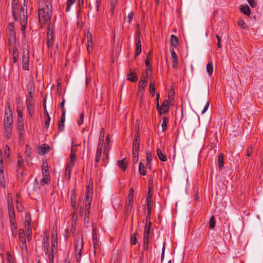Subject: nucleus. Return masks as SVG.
I'll use <instances>...</instances> for the list:
<instances>
[{
  "instance_id": "obj_1",
  "label": "nucleus",
  "mask_w": 263,
  "mask_h": 263,
  "mask_svg": "<svg viewBox=\"0 0 263 263\" xmlns=\"http://www.w3.org/2000/svg\"><path fill=\"white\" fill-rule=\"evenodd\" d=\"M18 0H12V13L15 20H20L22 31H25L27 25L26 13L25 12L24 7H19L18 5Z\"/></svg>"
},
{
  "instance_id": "obj_2",
  "label": "nucleus",
  "mask_w": 263,
  "mask_h": 263,
  "mask_svg": "<svg viewBox=\"0 0 263 263\" xmlns=\"http://www.w3.org/2000/svg\"><path fill=\"white\" fill-rule=\"evenodd\" d=\"M52 14V4L50 1H46L45 7L43 6L40 5L38 11L40 23L41 24L47 23L50 21Z\"/></svg>"
},
{
  "instance_id": "obj_3",
  "label": "nucleus",
  "mask_w": 263,
  "mask_h": 263,
  "mask_svg": "<svg viewBox=\"0 0 263 263\" xmlns=\"http://www.w3.org/2000/svg\"><path fill=\"white\" fill-rule=\"evenodd\" d=\"M7 202L10 223L12 226V230L13 231V229L16 230L17 229V226L15 223V214L14 210L12 198L9 195H8Z\"/></svg>"
},
{
  "instance_id": "obj_4",
  "label": "nucleus",
  "mask_w": 263,
  "mask_h": 263,
  "mask_svg": "<svg viewBox=\"0 0 263 263\" xmlns=\"http://www.w3.org/2000/svg\"><path fill=\"white\" fill-rule=\"evenodd\" d=\"M31 217L29 213H27L25 217L24 226L27 230V235L28 241H30L31 240L32 235V226L31 225Z\"/></svg>"
},
{
  "instance_id": "obj_5",
  "label": "nucleus",
  "mask_w": 263,
  "mask_h": 263,
  "mask_svg": "<svg viewBox=\"0 0 263 263\" xmlns=\"http://www.w3.org/2000/svg\"><path fill=\"white\" fill-rule=\"evenodd\" d=\"M151 223L150 222V217L147 216L146 219V224L144 228L143 233V242L144 245H147L148 243V238L149 236L150 227Z\"/></svg>"
},
{
  "instance_id": "obj_6",
  "label": "nucleus",
  "mask_w": 263,
  "mask_h": 263,
  "mask_svg": "<svg viewBox=\"0 0 263 263\" xmlns=\"http://www.w3.org/2000/svg\"><path fill=\"white\" fill-rule=\"evenodd\" d=\"M83 240L81 238L77 239L75 243V252L76 254V259L79 261L81 256L82 250L83 248Z\"/></svg>"
},
{
  "instance_id": "obj_7",
  "label": "nucleus",
  "mask_w": 263,
  "mask_h": 263,
  "mask_svg": "<svg viewBox=\"0 0 263 263\" xmlns=\"http://www.w3.org/2000/svg\"><path fill=\"white\" fill-rule=\"evenodd\" d=\"M12 123H13L12 112L10 109V106H8V107L5 109L4 125L5 126H12Z\"/></svg>"
},
{
  "instance_id": "obj_8",
  "label": "nucleus",
  "mask_w": 263,
  "mask_h": 263,
  "mask_svg": "<svg viewBox=\"0 0 263 263\" xmlns=\"http://www.w3.org/2000/svg\"><path fill=\"white\" fill-rule=\"evenodd\" d=\"M29 54L28 51L24 50L22 58V68L24 70H29Z\"/></svg>"
},
{
  "instance_id": "obj_9",
  "label": "nucleus",
  "mask_w": 263,
  "mask_h": 263,
  "mask_svg": "<svg viewBox=\"0 0 263 263\" xmlns=\"http://www.w3.org/2000/svg\"><path fill=\"white\" fill-rule=\"evenodd\" d=\"M0 185L3 188L5 187L6 182L3 168V154L1 151H0Z\"/></svg>"
},
{
  "instance_id": "obj_10",
  "label": "nucleus",
  "mask_w": 263,
  "mask_h": 263,
  "mask_svg": "<svg viewBox=\"0 0 263 263\" xmlns=\"http://www.w3.org/2000/svg\"><path fill=\"white\" fill-rule=\"evenodd\" d=\"M26 103L28 112L30 115H31L34 110V101L30 92H28V96L26 99Z\"/></svg>"
},
{
  "instance_id": "obj_11",
  "label": "nucleus",
  "mask_w": 263,
  "mask_h": 263,
  "mask_svg": "<svg viewBox=\"0 0 263 263\" xmlns=\"http://www.w3.org/2000/svg\"><path fill=\"white\" fill-rule=\"evenodd\" d=\"M141 33L138 31L137 32L135 35V45H136V51L135 56L137 57L141 53V44L140 41Z\"/></svg>"
},
{
  "instance_id": "obj_12",
  "label": "nucleus",
  "mask_w": 263,
  "mask_h": 263,
  "mask_svg": "<svg viewBox=\"0 0 263 263\" xmlns=\"http://www.w3.org/2000/svg\"><path fill=\"white\" fill-rule=\"evenodd\" d=\"M24 160L20 155H17V172L21 175H23Z\"/></svg>"
},
{
  "instance_id": "obj_13",
  "label": "nucleus",
  "mask_w": 263,
  "mask_h": 263,
  "mask_svg": "<svg viewBox=\"0 0 263 263\" xmlns=\"http://www.w3.org/2000/svg\"><path fill=\"white\" fill-rule=\"evenodd\" d=\"M140 146V139L138 136L135 137L133 142V154H139Z\"/></svg>"
},
{
  "instance_id": "obj_14",
  "label": "nucleus",
  "mask_w": 263,
  "mask_h": 263,
  "mask_svg": "<svg viewBox=\"0 0 263 263\" xmlns=\"http://www.w3.org/2000/svg\"><path fill=\"white\" fill-rule=\"evenodd\" d=\"M170 109V102L167 100H165L163 102L161 106L159 109L160 114H165Z\"/></svg>"
},
{
  "instance_id": "obj_15",
  "label": "nucleus",
  "mask_w": 263,
  "mask_h": 263,
  "mask_svg": "<svg viewBox=\"0 0 263 263\" xmlns=\"http://www.w3.org/2000/svg\"><path fill=\"white\" fill-rule=\"evenodd\" d=\"M171 57H172V65L174 68H176L178 65V60L177 54L176 53L174 49L173 48L171 49Z\"/></svg>"
},
{
  "instance_id": "obj_16",
  "label": "nucleus",
  "mask_w": 263,
  "mask_h": 263,
  "mask_svg": "<svg viewBox=\"0 0 263 263\" xmlns=\"http://www.w3.org/2000/svg\"><path fill=\"white\" fill-rule=\"evenodd\" d=\"M66 110H63L62 112L60 120L59 123L58 128L60 131H62L64 128V122L65 120Z\"/></svg>"
},
{
  "instance_id": "obj_17",
  "label": "nucleus",
  "mask_w": 263,
  "mask_h": 263,
  "mask_svg": "<svg viewBox=\"0 0 263 263\" xmlns=\"http://www.w3.org/2000/svg\"><path fill=\"white\" fill-rule=\"evenodd\" d=\"M47 46L49 48L52 47L54 43L53 35L51 31L47 32Z\"/></svg>"
},
{
  "instance_id": "obj_18",
  "label": "nucleus",
  "mask_w": 263,
  "mask_h": 263,
  "mask_svg": "<svg viewBox=\"0 0 263 263\" xmlns=\"http://www.w3.org/2000/svg\"><path fill=\"white\" fill-rule=\"evenodd\" d=\"M119 167L123 171H125L127 168L128 164V160L126 158H124L121 160L118 161Z\"/></svg>"
},
{
  "instance_id": "obj_19",
  "label": "nucleus",
  "mask_w": 263,
  "mask_h": 263,
  "mask_svg": "<svg viewBox=\"0 0 263 263\" xmlns=\"http://www.w3.org/2000/svg\"><path fill=\"white\" fill-rule=\"evenodd\" d=\"M74 166V165H72V164L67 163L66 165L65 172V178L69 180L70 178V173L72 170V168Z\"/></svg>"
},
{
  "instance_id": "obj_20",
  "label": "nucleus",
  "mask_w": 263,
  "mask_h": 263,
  "mask_svg": "<svg viewBox=\"0 0 263 263\" xmlns=\"http://www.w3.org/2000/svg\"><path fill=\"white\" fill-rule=\"evenodd\" d=\"M152 60V52L150 51L147 55L146 60L145 62V67H146V71H149L151 73L152 72V69L150 67V61Z\"/></svg>"
},
{
  "instance_id": "obj_21",
  "label": "nucleus",
  "mask_w": 263,
  "mask_h": 263,
  "mask_svg": "<svg viewBox=\"0 0 263 263\" xmlns=\"http://www.w3.org/2000/svg\"><path fill=\"white\" fill-rule=\"evenodd\" d=\"M147 84V82H139L138 83V93L141 96L144 95L145 88Z\"/></svg>"
},
{
  "instance_id": "obj_22",
  "label": "nucleus",
  "mask_w": 263,
  "mask_h": 263,
  "mask_svg": "<svg viewBox=\"0 0 263 263\" xmlns=\"http://www.w3.org/2000/svg\"><path fill=\"white\" fill-rule=\"evenodd\" d=\"M151 200H152V195L149 194H148L147 197L146 198V206L147 209V213L148 217H150L151 213Z\"/></svg>"
},
{
  "instance_id": "obj_23",
  "label": "nucleus",
  "mask_w": 263,
  "mask_h": 263,
  "mask_svg": "<svg viewBox=\"0 0 263 263\" xmlns=\"http://www.w3.org/2000/svg\"><path fill=\"white\" fill-rule=\"evenodd\" d=\"M92 241L94 248V253H96L97 250L98 249V244L97 241V233L95 230L93 231L92 233Z\"/></svg>"
},
{
  "instance_id": "obj_24",
  "label": "nucleus",
  "mask_w": 263,
  "mask_h": 263,
  "mask_svg": "<svg viewBox=\"0 0 263 263\" xmlns=\"http://www.w3.org/2000/svg\"><path fill=\"white\" fill-rule=\"evenodd\" d=\"M152 161V154L149 152H146V166L150 170H152L151 162Z\"/></svg>"
},
{
  "instance_id": "obj_25",
  "label": "nucleus",
  "mask_w": 263,
  "mask_h": 263,
  "mask_svg": "<svg viewBox=\"0 0 263 263\" xmlns=\"http://www.w3.org/2000/svg\"><path fill=\"white\" fill-rule=\"evenodd\" d=\"M85 36L87 40V47H92V36L91 33L89 31H87L85 34Z\"/></svg>"
},
{
  "instance_id": "obj_26",
  "label": "nucleus",
  "mask_w": 263,
  "mask_h": 263,
  "mask_svg": "<svg viewBox=\"0 0 263 263\" xmlns=\"http://www.w3.org/2000/svg\"><path fill=\"white\" fill-rule=\"evenodd\" d=\"M71 205L74 210L78 211V208L76 206V193L73 192L70 198Z\"/></svg>"
},
{
  "instance_id": "obj_27",
  "label": "nucleus",
  "mask_w": 263,
  "mask_h": 263,
  "mask_svg": "<svg viewBox=\"0 0 263 263\" xmlns=\"http://www.w3.org/2000/svg\"><path fill=\"white\" fill-rule=\"evenodd\" d=\"M12 58L14 63L17 62L18 58V51L16 47H13Z\"/></svg>"
},
{
  "instance_id": "obj_28",
  "label": "nucleus",
  "mask_w": 263,
  "mask_h": 263,
  "mask_svg": "<svg viewBox=\"0 0 263 263\" xmlns=\"http://www.w3.org/2000/svg\"><path fill=\"white\" fill-rule=\"evenodd\" d=\"M170 43L174 47H176L178 45V38L175 35H172L170 38Z\"/></svg>"
},
{
  "instance_id": "obj_29",
  "label": "nucleus",
  "mask_w": 263,
  "mask_h": 263,
  "mask_svg": "<svg viewBox=\"0 0 263 263\" xmlns=\"http://www.w3.org/2000/svg\"><path fill=\"white\" fill-rule=\"evenodd\" d=\"M240 11L242 13L245 14L249 16L250 15V9L248 5L242 6L241 5L240 7Z\"/></svg>"
},
{
  "instance_id": "obj_30",
  "label": "nucleus",
  "mask_w": 263,
  "mask_h": 263,
  "mask_svg": "<svg viewBox=\"0 0 263 263\" xmlns=\"http://www.w3.org/2000/svg\"><path fill=\"white\" fill-rule=\"evenodd\" d=\"M40 149L41 152H40V154L45 155L49 151V146L46 144H44L41 145Z\"/></svg>"
},
{
  "instance_id": "obj_31",
  "label": "nucleus",
  "mask_w": 263,
  "mask_h": 263,
  "mask_svg": "<svg viewBox=\"0 0 263 263\" xmlns=\"http://www.w3.org/2000/svg\"><path fill=\"white\" fill-rule=\"evenodd\" d=\"M12 126H5V135L7 138H9L12 134Z\"/></svg>"
},
{
  "instance_id": "obj_32",
  "label": "nucleus",
  "mask_w": 263,
  "mask_h": 263,
  "mask_svg": "<svg viewBox=\"0 0 263 263\" xmlns=\"http://www.w3.org/2000/svg\"><path fill=\"white\" fill-rule=\"evenodd\" d=\"M157 155L159 157V159L161 160L163 162H165L167 161V157L166 156L162 153L161 149H158L157 151Z\"/></svg>"
},
{
  "instance_id": "obj_33",
  "label": "nucleus",
  "mask_w": 263,
  "mask_h": 263,
  "mask_svg": "<svg viewBox=\"0 0 263 263\" xmlns=\"http://www.w3.org/2000/svg\"><path fill=\"white\" fill-rule=\"evenodd\" d=\"M218 164L219 169L220 170L222 168L224 164V160H223V155L221 154L218 156Z\"/></svg>"
},
{
  "instance_id": "obj_34",
  "label": "nucleus",
  "mask_w": 263,
  "mask_h": 263,
  "mask_svg": "<svg viewBox=\"0 0 263 263\" xmlns=\"http://www.w3.org/2000/svg\"><path fill=\"white\" fill-rule=\"evenodd\" d=\"M43 175V178L40 182V184L42 186L44 185L45 184L48 183V182L50 181L49 174H45Z\"/></svg>"
},
{
  "instance_id": "obj_35",
  "label": "nucleus",
  "mask_w": 263,
  "mask_h": 263,
  "mask_svg": "<svg viewBox=\"0 0 263 263\" xmlns=\"http://www.w3.org/2000/svg\"><path fill=\"white\" fill-rule=\"evenodd\" d=\"M206 72L209 75H211L213 71V65L212 61H210L206 65Z\"/></svg>"
},
{
  "instance_id": "obj_36",
  "label": "nucleus",
  "mask_w": 263,
  "mask_h": 263,
  "mask_svg": "<svg viewBox=\"0 0 263 263\" xmlns=\"http://www.w3.org/2000/svg\"><path fill=\"white\" fill-rule=\"evenodd\" d=\"M18 237H19V239H20V240L21 242H24V241H26L24 230L20 229L19 233H18Z\"/></svg>"
},
{
  "instance_id": "obj_37",
  "label": "nucleus",
  "mask_w": 263,
  "mask_h": 263,
  "mask_svg": "<svg viewBox=\"0 0 263 263\" xmlns=\"http://www.w3.org/2000/svg\"><path fill=\"white\" fill-rule=\"evenodd\" d=\"M101 155H102V149H101L100 147L97 148V150L96 154V158H95L96 164H97L99 162Z\"/></svg>"
},
{
  "instance_id": "obj_38",
  "label": "nucleus",
  "mask_w": 263,
  "mask_h": 263,
  "mask_svg": "<svg viewBox=\"0 0 263 263\" xmlns=\"http://www.w3.org/2000/svg\"><path fill=\"white\" fill-rule=\"evenodd\" d=\"M128 80L135 82L137 81V77L135 72H131L127 76Z\"/></svg>"
},
{
  "instance_id": "obj_39",
  "label": "nucleus",
  "mask_w": 263,
  "mask_h": 263,
  "mask_svg": "<svg viewBox=\"0 0 263 263\" xmlns=\"http://www.w3.org/2000/svg\"><path fill=\"white\" fill-rule=\"evenodd\" d=\"M43 175L49 174L48 173V166L47 162H43L42 166Z\"/></svg>"
},
{
  "instance_id": "obj_40",
  "label": "nucleus",
  "mask_w": 263,
  "mask_h": 263,
  "mask_svg": "<svg viewBox=\"0 0 263 263\" xmlns=\"http://www.w3.org/2000/svg\"><path fill=\"white\" fill-rule=\"evenodd\" d=\"M134 201L127 200L125 205V209L127 212H130L132 210Z\"/></svg>"
},
{
  "instance_id": "obj_41",
  "label": "nucleus",
  "mask_w": 263,
  "mask_h": 263,
  "mask_svg": "<svg viewBox=\"0 0 263 263\" xmlns=\"http://www.w3.org/2000/svg\"><path fill=\"white\" fill-rule=\"evenodd\" d=\"M149 87V92L151 93L152 96L153 97L155 94V87L154 81H150Z\"/></svg>"
},
{
  "instance_id": "obj_42",
  "label": "nucleus",
  "mask_w": 263,
  "mask_h": 263,
  "mask_svg": "<svg viewBox=\"0 0 263 263\" xmlns=\"http://www.w3.org/2000/svg\"><path fill=\"white\" fill-rule=\"evenodd\" d=\"M148 78V71H146L145 73H143L141 76L140 80L139 82H147Z\"/></svg>"
},
{
  "instance_id": "obj_43",
  "label": "nucleus",
  "mask_w": 263,
  "mask_h": 263,
  "mask_svg": "<svg viewBox=\"0 0 263 263\" xmlns=\"http://www.w3.org/2000/svg\"><path fill=\"white\" fill-rule=\"evenodd\" d=\"M144 165L142 162H140L139 165V171L140 174L143 176H145L146 174V171L144 170Z\"/></svg>"
},
{
  "instance_id": "obj_44",
  "label": "nucleus",
  "mask_w": 263,
  "mask_h": 263,
  "mask_svg": "<svg viewBox=\"0 0 263 263\" xmlns=\"http://www.w3.org/2000/svg\"><path fill=\"white\" fill-rule=\"evenodd\" d=\"M134 191L133 188H130L127 196V200L134 201Z\"/></svg>"
},
{
  "instance_id": "obj_45",
  "label": "nucleus",
  "mask_w": 263,
  "mask_h": 263,
  "mask_svg": "<svg viewBox=\"0 0 263 263\" xmlns=\"http://www.w3.org/2000/svg\"><path fill=\"white\" fill-rule=\"evenodd\" d=\"M76 0H68L66 4V12H68L70 10V7L74 4Z\"/></svg>"
},
{
  "instance_id": "obj_46",
  "label": "nucleus",
  "mask_w": 263,
  "mask_h": 263,
  "mask_svg": "<svg viewBox=\"0 0 263 263\" xmlns=\"http://www.w3.org/2000/svg\"><path fill=\"white\" fill-rule=\"evenodd\" d=\"M49 237L46 236V239H44V251L46 254H47L48 252V247H49Z\"/></svg>"
},
{
  "instance_id": "obj_47",
  "label": "nucleus",
  "mask_w": 263,
  "mask_h": 263,
  "mask_svg": "<svg viewBox=\"0 0 263 263\" xmlns=\"http://www.w3.org/2000/svg\"><path fill=\"white\" fill-rule=\"evenodd\" d=\"M17 129L18 130L20 137H23V135H24V123L18 124H17Z\"/></svg>"
},
{
  "instance_id": "obj_48",
  "label": "nucleus",
  "mask_w": 263,
  "mask_h": 263,
  "mask_svg": "<svg viewBox=\"0 0 263 263\" xmlns=\"http://www.w3.org/2000/svg\"><path fill=\"white\" fill-rule=\"evenodd\" d=\"M89 211H88V212H85V217L84 220V224L86 226V227H87V224L89 223Z\"/></svg>"
},
{
  "instance_id": "obj_49",
  "label": "nucleus",
  "mask_w": 263,
  "mask_h": 263,
  "mask_svg": "<svg viewBox=\"0 0 263 263\" xmlns=\"http://www.w3.org/2000/svg\"><path fill=\"white\" fill-rule=\"evenodd\" d=\"M77 218V211L74 210L73 212L72 213V221L71 224L72 227L76 224V221Z\"/></svg>"
},
{
  "instance_id": "obj_50",
  "label": "nucleus",
  "mask_w": 263,
  "mask_h": 263,
  "mask_svg": "<svg viewBox=\"0 0 263 263\" xmlns=\"http://www.w3.org/2000/svg\"><path fill=\"white\" fill-rule=\"evenodd\" d=\"M215 219L214 216H212L209 221V226L211 229H213L215 227Z\"/></svg>"
},
{
  "instance_id": "obj_51",
  "label": "nucleus",
  "mask_w": 263,
  "mask_h": 263,
  "mask_svg": "<svg viewBox=\"0 0 263 263\" xmlns=\"http://www.w3.org/2000/svg\"><path fill=\"white\" fill-rule=\"evenodd\" d=\"M168 121V119L166 117H164L163 118V121L161 124V127L162 129L163 132H165L166 129V124H167V121Z\"/></svg>"
},
{
  "instance_id": "obj_52",
  "label": "nucleus",
  "mask_w": 263,
  "mask_h": 263,
  "mask_svg": "<svg viewBox=\"0 0 263 263\" xmlns=\"http://www.w3.org/2000/svg\"><path fill=\"white\" fill-rule=\"evenodd\" d=\"M22 246L21 248L22 252L24 254H27L28 253V250L27 247V244H26V241L24 242H21Z\"/></svg>"
},
{
  "instance_id": "obj_53",
  "label": "nucleus",
  "mask_w": 263,
  "mask_h": 263,
  "mask_svg": "<svg viewBox=\"0 0 263 263\" xmlns=\"http://www.w3.org/2000/svg\"><path fill=\"white\" fill-rule=\"evenodd\" d=\"M70 161L68 163L74 165L75 159H76V153H71L70 156Z\"/></svg>"
},
{
  "instance_id": "obj_54",
  "label": "nucleus",
  "mask_w": 263,
  "mask_h": 263,
  "mask_svg": "<svg viewBox=\"0 0 263 263\" xmlns=\"http://www.w3.org/2000/svg\"><path fill=\"white\" fill-rule=\"evenodd\" d=\"M58 246V241H54L51 242V254L53 255V253L56 251V249Z\"/></svg>"
},
{
  "instance_id": "obj_55",
  "label": "nucleus",
  "mask_w": 263,
  "mask_h": 263,
  "mask_svg": "<svg viewBox=\"0 0 263 263\" xmlns=\"http://www.w3.org/2000/svg\"><path fill=\"white\" fill-rule=\"evenodd\" d=\"M117 1V0H110V10L111 12H114L115 10Z\"/></svg>"
},
{
  "instance_id": "obj_56",
  "label": "nucleus",
  "mask_w": 263,
  "mask_h": 263,
  "mask_svg": "<svg viewBox=\"0 0 263 263\" xmlns=\"http://www.w3.org/2000/svg\"><path fill=\"white\" fill-rule=\"evenodd\" d=\"M86 204H85V212H88L89 211L90 208V200H89V197L87 196L86 200Z\"/></svg>"
},
{
  "instance_id": "obj_57",
  "label": "nucleus",
  "mask_w": 263,
  "mask_h": 263,
  "mask_svg": "<svg viewBox=\"0 0 263 263\" xmlns=\"http://www.w3.org/2000/svg\"><path fill=\"white\" fill-rule=\"evenodd\" d=\"M130 244L132 245H135L137 243L136 234L134 233L130 237Z\"/></svg>"
},
{
  "instance_id": "obj_58",
  "label": "nucleus",
  "mask_w": 263,
  "mask_h": 263,
  "mask_svg": "<svg viewBox=\"0 0 263 263\" xmlns=\"http://www.w3.org/2000/svg\"><path fill=\"white\" fill-rule=\"evenodd\" d=\"M7 29L11 32L12 35L14 34V26L13 23H10Z\"/></svg>"
},
{
  "instance_id": "obj_59",
  "label": "nucleus",
  "mask_w": 263,
  "mask_h": 263,
  "mask_svg": "<svg viewBox=\"0 0 263 263\" xmlns=\"http://www.w3.org/2000/svg\"><path fill=\"white\" fill-rule=\"evenodd\" d=\"M25 153L26 156L30 157L31 153V149L30 147L28 145H26Z\"/></svg>"
},
{
  "instance_id": "obj_60",
  "label": "nucleus",
  "mask_w": 263,
  "mask_h": 263,
  "mask_svg": "<svg viewBox=\"0 0 263 263\" xmlns=\"http://www.w3.org/2000/svg\"><path fill=\"white\" fill-rule=\"evenodd\" d=\"M84 117V114L82 112L80 115L79 120L78 121V124L81 125L83 123V120Z\"/></svg>"
},
{
  "instance_id": "obj_61",
  "label": "nucleus",
  "mask_w": 263,
  "mask_h": 263,
  "mask_svg": "<svg viewBox=\"0 0 263 263\" xmlns=\"http://www.w3.org/2000/svg\"><path fill=\"white\" fill-rule=\"evenodd\" d=\"M7 263H14L13 258L12 256L9 253H7Z\"/></svg>"
},
{
  "instance_id": "obj_62",
  "label": "nucleus",
  "mask_w": 263,
  "mask_h": 263,
  "mask_svg": "<svg viewBox=\"0 0 263 263\" xmlns=\"http://www.w3.org/2000/svg\"><path fill=\"white\" fill-rule=\"evenodd\" d=\"M138 154H133V160L134 164H136L138 162Z\"/></svg>"
},
{
  "instance_id": "obj_63",
  "label": "nucleus",
  "mask_w": 263,
  "mask_h": 263,
  "mask_svg": "<svg viewBox=\"0 0 263 263\" xmlns=\"http://www.w3.org/2000/svg\"><path fill=\"white\" fill-rule=\"evenodd\" d=\"M247 1L252 8H255L257 5V3L255 0H247Z\"/></svg>"
},
{
  "instance_id": "obj_64",
  "label": "nucleus",
  "mask_w": 263,
  "mask_h": 263,
  "mask_svg": "<svg viewBox=\"0 0 263 263\" xmlns=\"http://www.w3.org/2000/svg\"><path fill=\"white\" fill-rule=\"evenodd\" d=\"M5 155L7 157H8L10 155L9 147L8 145H6L5 146Z\"/></svg>"
}]
</instances>
